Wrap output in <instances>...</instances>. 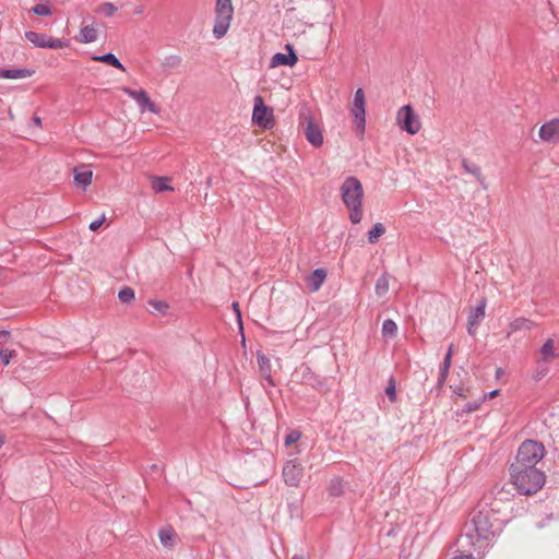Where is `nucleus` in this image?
<instances>
[{
  "label": "nucleus",
  "mask_w": 559,
  "mask_h": 559,
  "mask_svg": "<svg viewBox=\"0 0 559 559\" xmlns=\"http://www.w3.org/2000/svg\"><path fill=\"white\" fill-rule=\"evenodd\" d=\"M544 454V445L537 441L526 440L520 445L509 469L511 483L520 493L533 495L544 486L546 476L537 467Z\"/></svg>",
  "instance_id": "nucleus-1"
},
{
  "label": "nucleus",
  "mask_w": 559,
  "mask_h": 559,
  "mask_svg": "<svg viewBox=\"0 0 559 559\" xmlns=\"http://www.w3.org/2000/svg\"><path fill=\"white\" fill-rule=\"evenodd\" d=\"M485 498L473 512L472 519L465 525V534L462 539L467 540L477 551L484 555L496 537L502 532L506 519L501 516L498 501L491 504Z\"/></svg>",
  "instance_id": "nucleus-2"
},
{
  "label": "nucleus",
  "mask_w": 559,
  "mask_h": 559,
  "mask_svg": "<svg viewBox=\"0 0 559 559\" xmlns=\"http://www.w3.org/2000/svg\"><path fill=\"white\" fill-rule=\"evenodd\" d=\"M341 197L345 206L349 210V219L353 224L360 223L362 218L361 202L364 189L356 177H347L341 186Z\"/></svg>",
  "instance_id": "nucleus-3"
},
{
  "label": "nucleus",
  "mask_w": 559,
  "mask_h": 559,
  "mask_svg": "<svg viewBox=\"0 0 559 559\" xmlns=\"http://www.w3.org/2000/svg\"><path fill=\"white\" fill-rule=\"evenodd\" d=\"M233 4L231 0H216L215 5V23L213 27V35L219 39L224 37L230 26L233 19Z\"/></svg>",
  "instance_id": "nucleus-4"
},
{
  "label": "nucleus",
  "mask_w": 559,
  "mask_h": 559,
  "mask_svg": "<svg viewBox=\"0 0 559 559\" xmlns=\"http://www.w3.org/2000/svg\"><path fill=\"white\" fill-rule=\"evenodd\" d=\"M252 121L264 129H272L275 124L273 109L264 104L260 95L254 97Z\"/></svg>",
  "instance_id": "nucleus-5"
},
{
  "label": "nucleus",
  "mask_w": 559,
  "mask_h": 559,
  "mask_svg": "<svg viewBox=\"0 0 559 559\" xmlns=\"http://www.w3.org/2000/svg\"><path fill=\"white\" fill-rule=\"evenodd\" d=\"M397 123L400 128L409 134H416L420 130V121L414 112L411 105H405L397 112Z\"/></svg>",
  "instance_id": "nucleus-6"
},
{
  "label": "nucleus",
  "mask_w": 559,
  "mask_h": 559,
  "mask_svg": "<svg viewBox=\"0 0 559 559\" xmlns=\"http://www.w3.org/2000/svg\"><path fill=\"white\" fill-rule=\"evenodd\" d=\"M25 38L31 41L34 46L40 48H52L61 49L68 47V43L63 39L51 38L46 34L28 31L25 33Z\"/></svg>",
  "instance_id": "nucleus-7"
},
{
  "label": "nucleus",
  "mask_w": 559,
  "mask_h": 559,
  "mask_svg": "<svg viewBox=\"0 0 559 559\" xmlns=\"http://www.w3.org/2000/svg\"><path fill=\"white\" fill-rule=\"evenodd\" d=\"M366 100L362 88H358L354 95V102L352 107V114L354 116V122L361 132L366 126Z\"/></svg>",
  "instance_id": "nucleus-8"
},
{
  "label": "nucleus",
  "mask_w": 559,
  "mask_h": 559,
  "mask_svg": "<svg viewBox=\"0 0 559 559\" xmlns=\"http://www.w3.org/2000/svg\"><path fill=\"white\" fill-rule=\"evenodd\" d=\"M282 474L286 485L297 487L304 476V467L296 460H289L283 466Z\"/></svg>",
  "instance_id": "nucleus-9"
},
{
  "label": "nucleus",
  "mask_w": 559,
  "mask_h": 559,
  "mask_svg": "<svg viewBox=\"0 0 559 559\" xmlns=\"http://www.w3.org/2000/svg\"><path fill=\"white\" fill-rule=\"evenodd\" d=\"M122 92L127 94L129 97L133 98L138 105L140 106L141 110H148L154 114H159V108L156 106L155 103L151 100L147 93L144 90L134 91L130 87H122Z\"/></svg>",
  "instance_id": "nucleus-10"
},
{
  "label": "nucleus",
  "mask_w": 559,
  "mask_h": 559,
  "mask_svg": "<svg viewBox=\"0 0 559 559\" xmlns=\"http://www.w3.org/2000/svg\"><path fill=\"white\" fill-rule=\"evenodd\" d=\"M538 135L544 142H559V119L555 118L542 124Z\"/></svg>",
  "instance_id": "nucleus-11"
},
{
  "label": "nucleus",
  "mask_w": 559,
  "mask_h": 559,
  "mask_svg": "<svg viewBox=\"0 0 559 559\" xmlns=\"http://www.w3.org/2000/svg\"><path fill=\"white\" fill-rule=\"evenodd\" d=\"M304 133L308 142L314 147H320L323 144L322 131L312 117H306Z\"/></svg>",
  "instance_id": "nucleus-12"
},
{
  "label": "nucleus",
  "mask_w": 559,
  "mask_h": 559,
  "mask_svg": "<svg viewBox=\"0 0 559 559\" xmlns=\"http://www.w3.org/2000/svg\"><path fill=\"white\" fill-rule=\"evenodd\" d=\"M299 372L301 376L300 382L302 384L309 385L318 391L326 390L324 380L317 376L309 366L302 365Z\"/></svg>",
  "instance_id": "nucleus-13"
},
{
  "label": "nucleus",
  "mask_w": 559,
  "mask_h": 559,
  "mask_svg": "<svg viewBox=\"0 0 559 559\" xmlns=\"http://www.w3.org/2000/svg\"><path fill=\"white\" fill-rule=\"evenodd\" d=\"M486 305V299L481 298L476 308H474L468 314L467 332L472 336L475 334V326H477L485 318Z\"/></svg>",
  "instance_id": "nucleus-14"
},
{
  "label": "nucleus",
  "mask_w": 559,
  "mask_h": 559,
  "mask_svg": "<svg viewBox=\"0 0 559 559\" xmlns=\"http://www.w3.org/2000/svg\"><path fill=\"white\" fill-rule=\"evenodd\" d=\"M286 49L289 51L287 55L277 52L272 57L270 61L271 68H276L278 66L294 67L297 63L298 58L293 49V46L286 45Z\"/></svg>",
  "instance_id": "nucleus-15"
},
{
  "label": "nucleus",
  "mask_w": 559,
  "mask_h": 559,
  "mask_svg": "<svg viewBox=\"0 0 559 559\" xmlns=\"http://www.w3.org/2000/svg\"><path fill=\"white\" fill-rule=\"evenodd\" d=\"M326 278V272L323 269H317L306 277V285L310 292L314 293L320 289Z\"/></svg>",
  "instance_id": "nucleus-16"
},
{
  "label": "nucleus",
  "mask_w": 559,
  "mask_h": 559,
  "mask_svg": "<svg viewBox=\"0 0 559 559\" xmlns=\"http://www.w3.org/2000/svg\"><path fill=\"white\" fill-rule=\"evenodd\" d=\"M258 366H259V372L262 379H264L269 385L274 386L275 382L271 374V362L270 359L262 353H258Z\"/></svg>",
  "instance_id": "nucleus-17"
},
{
  "label": "nucleus",
  "mask_w": 559,
  "mask_h": 559,
  "mask_svg": "<svg viewBox=\"0 0 559 559\" xmlns=\"http://www.w3.org/2000/svg\"><path fill=\"white\" fill-rule=\"evenodd\" d=\"M93 171L87 166H82L74 169V182L78 187L85 189L91 185Z\"/></svg>",
  "instance_id": "nucleus-18"
},
{
  "label": "nucleus",
  "mask_w": 559,
  "mask_h": 559,
  "mask_svg": "<svg viewBox=\"0 0 559 559\" xmlns=\"http://www.w3.org/2000/svg\"><path fill=\"white\" fill-rule=\"evenodd\" d=\"M158 537L162 545L168 549H174L177 543V534L173 527H164L159 530Z\"/></svg>",
  "instance_id": "nucleus-19"
},
{
  "label": "nucleus",
  "mask_w": 559,
  "mask_h": 559,
  "mask_svg": "<svg viewBox=\"0 0 559 559\" xmlns=\"http://www.w3.org/2000/svg\"><path fill=\"white\" fill-rule=\"evenodd\" d=\"M462 167L466 173L473 175L484 189H487L485 177L483 176L481 169L478 165L469 163L467 159L464 158L462 160Z\"/></svg>",
  "instance_id": "nucleus-20"
},
{
  "label": "nucleus",
  "mask_w": 559,
  "mask_h": 559,
  "mask_svg": "<svg viewBox=\"0 0 559 559\" xmlns=\"http://www.w3.org/2000/svg\"><path fill=\"white\" fill-rule=\"evenodd\" d=\"M34 73V71L28 69H0V78L1 79H23L28 78Z\"/></svg>",
  "instance_id": "nucleus-21"
},
{
  "label": "nucleus",
  "mask_w": 559,
  "mask_h": 559,
  "mask_svg": "<svg viewBox=\"0 0 559 559\" xmlns=\"http://www.w3.org/2000/svg\"><path fill=\"white\" fill-rule=\"evenodd\" d=\"M539 354L540 360L538 361V364H540V361L548 362L550 359L557 357L558 354L555 350L554 340L548 338L540 347Z\"/></svg>",
  "instance_id": "nucleus-22"
},
{
  "label": "nucleus",
  "mask_w": 559,
  "mask_h": 559,
  "mask_svg": "<svg viewBox=\"0 0 559 559\" xmlns=\"http://www.w3.org/2000/svg\"><path fill=\"white\" fill-rule=\"evenodd\" d=\"M534 322L526 318H518L513 320L509 325L508 337L510 334L522 330H531L534 326Z\"/></svg>",
  "instance_id": "nucleus-23"
},
{
  "label": "nucleus",
  "mask_w": 559,
  "mask_h": 559,
  "mask_svg": "<svg viewBox=\"0 0 559 559\" xmlns=\"http://www.w3.org/2000/svg\"><path fill=\"white\" fill-rule=\"evenodd\" d=\"M97 39V31L92 25H85L81 27L80 35H79V41L88 44L93 43Z\"/></svg>",
  "instance_id": "nucleus-24"
},
{
  "label": "nucleus",
  "mask_w": 559,
  "mask_h": 559,
  "mask_svg": "<svg viewBox=\"0 0 559 559\" xmlns=\"http://www.w3.org/2000/svg\"><path fill=\"white\" fill-rule=\"evenodd\" d=\"M93 60L107 63L116 69L121 70V71L126 70L123 64L119 61V59L111 52L100 55V56H94Z\"/></svg>",
  "instance_id": "nucleus-25"
},
{
  "label": "nucleus",
  "mask_w": 559,
  "mask_h": 559,
  "mask_svg": "<svg viewBox=\"0 0 559 559\" xmlns=\"http://www.w3.org/2000/svg\"><path fill=\"white\" fill-rule=\"evenodd\" d=\"M152 188L157 193L173 190V187L168 185V178L166 177H154Z\"/></svg>",
  "instance_id": "nucleus-26"
},
{
  "label": "nucleus",
  "mask_w": 559,
  "mask_h": 559,
  "mask_svg": "<svg viewBox=\"0 0 559 559\" xmlns=\"http://www.w3.org/2000/svg\"><path fill=\"white\" fill-rule=\"evenodd\" d=\"M385 227L381 223H377L373 225V227L368 233V241L370 243H376L378 239L384 235Z\"/></svg>",
  "instance_id": "nucleus-27"
},
{
  "label": "nucleus",
  "mask_w": 559,
  "mask_h": 559,
  "mask_svg": "<svg viewBox=\"0 0 559 559\" xmlns=\"http://www.w3.org/2000/svg\"><path fill=\"white\" fill-rule=\"evenodd\" d=\"M374 290H376V294L380 297L388 293V290H389L388 274H383L377 280Z\"/></svg>",
  "instance_id": "nucleus-28"
},
{
  "label": "nucleus",
  "mask_w": 559,
  "mask_h": 559,
  "mask_svg": "<svg viewBox=\"0 0 559 559\" xmlns=\"http://www.w3.org/2000/svg\"><path fill=\"white\" fill-rule=\"evenodd\" d=\"M397 333V325L396 323L391 320L386 319L382 324V335L384 337H394Z\"/></svg>",
  "instance_id": "nucleus-29"
},
{
  "label": "nucleus",
  "mask_w": 559,
  "mask_h": 559,
  "mask_svg": "<svg viewBox=\"0 0 559 559\" xmlns=\"http://www.w3.org/2000/svg\"><path fill=\"white\" fill-rule=\"evenodd\" d=\"M329 495L332 497H340L343 495V483L340 478H333L329 485Z\"/></svg>",
  "instance_id": "nucleus-30"
},
{
  "label": "nucleus",
  "mask_w": 559,
  "mask_h": 559,
  "mask_svg": "<svg viewBox=\"0 0 559 559\" xmlns=\"http://www.w3.org/2000/svg\"><path fill=\"white\" fill-rule=\"evenodd\" d=\"M148 305L153 308L154 311L166 314L169 309V305L164 300L150 299Z\"/></svg>",
  "instance_id": "nucleus-31"
},
{
  "label": "nucleus",
  "mask_w": 559,
  "mask_h": 559,
  "mask_svg": "<svg viewBox=\"0 0 559 559\" xmlns=\"http://www.w3.org/2000/svg\"><path fill=\"white\" fill-rule=\"evenodd\" d=\"M116 11L117 7L111 2L102 3L96 10L97 13H102L105 16H112L116 13Z\"/></svg>",
  "instance_id": "nucleus-32"
},
{
  "label": "nucleus",
  "mask_w": 559,
  "mask_h": 559,
  "mask_svg": "<svg viewBox=\"0 0 559 559\" xmlns=\"http://www.w3.org/2000/svg\"><path fill=\"white\" fill-rule=\"evenodd\" d=\"M32 12L36 15L48 16L51 15V9L46 3H38L32 8Z\"/></svg>",
  "instance_id": "nucleus-33"
},
{
  "label": "nucleus",
  "mask_w": 559,
  "mask_h": 559,
  "mask_svg": "<svg viewBox=\"0 0 559 559\" xmlns=\"http://www.w3.org/2000/svg\"><path fill=\"white\" fill-rule=\"evenodd\" d=\"M118 297L121 302H130L134 299V290L131 287H124L119 292Z\"/></svg>",
  "instance_id": "nucleus-34"
},
{
  "label": "nucleus",
  "mask_w": 559,
  "mask_h": 559,
  "mask_svg": "<svg viewBox=\"0 0 559 559\" xmlns=\"http://www.w3.org/2000/svg\"><path fill=\"white\" fill-rule=\"evenodd\" d=\"M301 437V433L298 430H292L285 438V445L289 447L296 443Z\"/></svg>",
  "instance_id": "nucleus-35"
},
{
  "label": "nucleus",
  "mask_w": 559,
  "mask_h": 559,
  "mask_svg": "<svg viewBox=\"0 0 559 559\" xmlns=\"http://www.w3.org/2000/svg\"><path fill=\"white\" fill-rule=\"evenodd\" d=\"M385 394L388 395L391 402H394L396 400L395 381L393 378H391L389 381V385L385 389Z\"/></svg>",
  "instance_id": "nucleus-36"
},
{
  "label": "nucleus",
  "mask_w": 559,
  "mask_h": 559,
  "mask_svg": "<svg viewBox=\"0 0 559 559\" xmlns=\"http://www.w3.org/2000/svg\"><path fill=\"white\" fill-rule=\"evenodd\" d=\"M13 356H14L13 350H9V349L0 350V358L4 366L10 364V360L12 359Z\"/></svg>",
  "instance_id": "nucleus-37"
},
{
  "label": "nucleus",
  "mask_w": 559,
  "mask_h": 559,
  "mask_svg": "<svg viewBox=\"0 0 559 559\" xmlns=\"http://www.w3.org/2000/svg\"><path fill=\"white\" fill-rule=\"evenodd\" d=\"M448 374H449V369L440 367L439 377H438V388L439 389H441L444 385Z\"/></svg>",
  "instance_id": "nucleus-38"
},
{
  "label": "nucleus",
  "mask_w": 559,
  "mask_h": 559,
  "mask_svg": "<svg viewBox=\"0 0 559 559\" xmlns=\"http://www.w3.org/2000/svg\"><path fill=\"white\" fill-rule=\"evenodd\" d=\"M106 217L105 215L103 214L102 217L93 221L91 224H90V229L92 231H96L102 225L103 223L105 222Z\"/></svg>",
  "instance_id": "nucleus-39"
},
{
  "label": "nucleus",
  "mask_w": 559,
  "mask_h": 559,
  "mask_svg": "<svg viewBox=\"0 0 559 559\" xmlns=\"http://www.w3.org/2000/svg\"><path fill=\"white\" fill-rule=\"evenodd\" d=\"M478 407H479V403L478 402L467 403L465 405V407H464V411L466 413H472V412L476 411Z\"/></svg>",
  "instance_id": "nucleus-40"
},
{
  "label": "nucleus",
  "mask_w": 559,
  "mask_h": 559,
  "mask_svg": "<svg viewBox=\"0 0 559 559\" xmlns=\"http://www.w3.org/2000/svg\"><path fill=\"white\" fill-rule=\"evenodd\" d=\"M233 310L235 311L236 313V317L238 319V322L239 324L241 325V312H240V307H239V304L238 302H233Z\"/></svg>",
  "instance_id": "nucleus-41"
},
{
  "label": "nucleus",
  "mask_w": 559,
  "mask_h": 559,
  "mask_svg": "<svg viewBox=\"0 0 559 559\" xmlns=\"http://www.w3.org/2000/svg\"><path fill=\"white\" fill-rule=\"evenodd\" d=\"M452 357L450 355H445L441 368L450 369Z\"/></svg>",
  "instance_id": "nucleus-42"
},
{
  "label": "nucleus",
  "mask_w": 559,
  "mask_h": 559,
  "mask_svg": "<svg viewBox=\"0 0 559 559\" xmlns=\"http://www.w3.org/2000/svg\"><path fill=\"white\" fill-rule=\"evenodd\" d=\"M179 63H180V58H178V57H170L168 59V64L171 66V67H175V66H177Z\"/></svg>",
  "instance_id": "nucleus-43"
},
{
  "label": "nucleus",
  "mask_w": 559,
  "mask_h": 559,
  "mask_svg": "<svg viewBox=\"0 0 559 559\" xmlns=\"http://www.w3.org/2000/svg\"><path fill=\"white\" fill-rule=\"evenodd\" d=\"M547 372V369L538 370L534 376L535 380H540Z\"/></svg>",
  "instance_id": "nucleus-44"
},
{
  "label": "nucleus",
  "mask_w": 559,
  "mask_h": 559,
  "mask_svg": "<svg viewBox=\"0 0 559 559\" xmlns=\"http://www.w3.org/2000/svg\"><path fill=\"white\" fill-rule=\"evenodd\" d=\"M451 559H474V558L472 555L460 554V555L452 557Z\"/></svg>",
  "instance_id": "nucleus-45"
},
{
  "label": "nucleus",
  "mask_w": 559,
  "mask_h": 559,
  "mask_svg": "<svg viewBox=\"0 0 559 559\" xmlns=\"http://www.w3.org/2000/svg\"><path fill=\"white\" fill-rule=\"evenodd\" d=\"M453 392H454L455 394L460 395V396L465 397L464 390H463V388H461V386L455 388V389L453 390Z\"/></svg>",
  "instance_id": "nucleus-46"
},
{
  "label": "nucleus",
  "mask_w": 559,
  "mask_h": 559,
  "mask_svg": "<svg viewBox=\"0 0 559 559\" xmlns=\"http://www.w3.org/2000/svg\"><path fill=\"white\" fill-rule=\"evenodd\" d=\"M32 120L36 127H41V119L39 117L34 116Z\"/></svg>",
  "instance_id": "nucleus-47"
},
{
  "label": "nucleus",
  "mask_w": 559,
  "mask_h": 559,
  "mask_svg": "<svg viewBox=\"0 0 559 559\" xmlns=\"http://www.w3.org/2000/svg\"><path fill=\"white\" fill-rule=\"evenodd\" d=\"M454 354V345L451 344L447 350V354L445 355H450V357H452Z\"/></svg>",
  "instance_id": "nucleus-48"
},
{
  "label": "nucleus",
  "mask_w": 559,
  "mask_h": 559,
  "mask_svg": "<svg viewBox=\"0 0 559 559\" xmlns=\"http://www.w3.org/2000/svg\"><path fill=\"white\" fill-rule=\"evenodd\" d=\"M498 392H499L498 390H493V391H491V392L489 393V396H491V397H492V396H496V395L498 394Z\"/></svg>",
  "instance_id": "nucleus-49"
},
{
  "label": "nucleus",
  "mask_w": 559,
  "mask_h": 559,
  "mask_svg": "<svg viewBox=\"0 0 559 559\" xmlns=\"http://www.w3.org/2000/svg\"><path fill=\"white\" fill-rule=\"evenodd\" d=\"M7 335H9V332H7V331H0V337H1V336H7Z\"/></svg>",
  "instance_id": "nucleus-50"
},
{
  "label": "nucleus",
  "mask_w": 559,
  "mask_h": 559,
  "mask_svg": "<svg viewBox=\"0 0 559 559\" xmlns=\"http://www.w3.org/2000/svg\"><path fill=\"white\" fill-rule=\"evenodd\" d=\"M4 443V437L0 433V447Z\"/></svg>",
  "instance_id": "nucleus-51"
},
{
  "label": "nucleus",
  "mask_w": 559,
  "mask_h": 559,
  "mask_svg": "<svg viewBox=\"0 0 559 559\" xmlns=\"http://www.w3.org/2000/svg\"><path fill=\"white\" fill-rule=\"evenodd\" d=\"M8 114H9L10 119H12V120H13V119H14V115H13V112H12V110H11V109L9 110V112H8Z\"/></svg>",
  "instance_id": "nucleus-52"
},
{
  "label": "nucleus",
  "mask_w": 559,
  "mask_h": 559,
  "mask_svg": "<svg viewBox=\"0 0 559 559\" xmlns=\"http://www.w3.org/2000/svg\"><path fill=\"white\" fill-rule=\"evenodd\" d=\"M292 559H305L302 556L295 555Z\"/></svg>",
  "instance_id": "nucleus-53"
},
{
  "label": "nucleus",
  "mask_w": 559,
  "mask_h": 559,
  "mask_svg": "<svg viewBox=\"0 0 559 559\" xmlns=\"http://www.w3.org/2000/svg\"><path fill=\"white\" fill-rule=\"evenodd\" d=\"M142 10H143L142 8H139V9H136V11H135V12H136V13H141V12H142Z\"/></svg>",
  "instance_id": "nucleus-54"
}]
</instances>
